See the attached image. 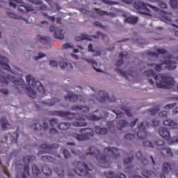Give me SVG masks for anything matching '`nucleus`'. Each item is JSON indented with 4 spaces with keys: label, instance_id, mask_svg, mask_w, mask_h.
<instances>
[{
    "label": "nucleus",
    "instance_id": "f257e3e1",
    "mask_svg": "<svg viewBox=\"0 0 178 178\" xmlns=\"http://www.w3.org/2000/svg\"><path fill=\"white\" fill-rule=\"evenodd\" d=\"M0 82L3 83L4 84H9V83H15V89L19 90L20 87L24 89L26 88L28 95L31 98H35L37 93L35 90H37L39 92L42 94H45V89L44 86L41 82L36 81L31 75L26 76V83L28 86H26V83L22 78H19L18 79L16 77L12 76L10 75H6L5 72H0Z\"/></svg>",
    "mask_w": 178,
    "mask_h": 178
},
{
    "label": "nucleus",
    "instance_id": "f03ea898",
    "mask_svg": "<svg viewBox=\"0 0 178 178\" xmlns=\"http://www.w3.org/2000/svg\"><path fill=\"white\" fill-rule=\"evenodd\" d=\"M89 152L90 154L94 155L97 161L102 165H109V159H116V158L120 156L119 149L115 147H106L104 149V154H102L98 149L95 148V147H91L89 149Z\"/></svg>",
    "mask_w": 178,
    "mask_h": 178
},
{
    "label": "nucleus",
    "instance_id": "7ed1b4c3",
    "mask_svg": "<svg viewBox=\"0 0 178 178\" xmlns=\"http://www.w3.org/2000/svg\"><path fill=\"white\" fill-rule=\"evenodd\" d=\"M72 111H79V112H80L79 117L76 118V120H78V122H74L72 124L73 126H75V127H84L87 126V122H84L86 119L93 121H98L100 119H103L102 116L98 117L95 115L88 116L86 115L84 113L90 112V108L88 107L83 106H73L72 107Z\"/></svg>",
    "mask_w": 178,
    "mask_h": 178
},
{
    "label": "nucleus",
    "instance_id": "20e7f679",
    "mask_svg": "<svg viewBox=\"0 0 178 178\" xmlns=\"http://www.w3.org/2000/svg\"><path fill=\"white\" fill-rule=\"evenodd\" d=\"M143 74L147 77H154L156 81V85L158 88H169L170 86L175 85V79L165 74L156 75L152 70L145 71Z\"/></svg>",
    "mask_w": 178,
    "mask_h": 178
},
{
    "label": "nucleus",
    "instance_id": "39448f33",
    "mask_svg": "<svg viewBox=\"0 0 178 178\" xmlns=\"http://www.w3.org/2000/svg\"><path fill=\"white\" fill-rule=\"evenodd\" d=\"M35 157L34 156H25L23 159V161L25 165H17V169H20L22 172H17V178H28L30 176V168L29 164L30 162H32L33 159Z\"/></svg>",
    "mask_w": 178,
    "mask_h": 178
},
{
    "label": "nucleus",
    "instance_id": "423d86ee",
    "mask_svg": "<svg viewBox=\"0 0 178 178\" xmlns=\"http://www.w3.org/2000/svg\"><path fill=\"white\" fill-rule=\"evenodd\" d=\"M73 165L76 167V169L74 170L76 175H78V176H88V178H91L90 172L92 170V166L88 167L86 163L81 161H75Z\"/></svg>",
    "mask_w": 178,
    "mask_h": 178
},
{
    "label": "nucleus",
    "instance_id": "0eeeda50",
    "mask_svg": "<svg viewBox=\"0 0 178 178\" xmlns=\"http://www.w3.org/2000/svg\"><path fill=\"white\" fill-rule=\"evenodd\" d=\"M134 6L136 10L140 13L142 15H146L147 16H152L151 10L148 8H151L154 12H159V8L155 6L150 4H146L143 1H136L134 3Z\"/></svg>",
    "mask_w": 178,
    "mask_h": 178
},
{
    "label": "nucleus",
    "instance_id": "6e6552de",
    "mask_svg": "<svg viewBox=\"0 0 178 178\" xmlns=\"http://www.w3.org/2000/svg\"><path fill=\"white\" fill-rule=\"evenodd\" d=\"M172 59H173V56H168L161 64H147V66H154V70H156V72H161V70H162V65H166V67L168 70H175L177 67L176 62L173 61Z\"/></svg>",
    "mask_w": 178,
    "mask_h": 178
},
{
    "label": "nucleus",
    "instance_id": "1a4fd4ad",
    "mask_svg": "<svg viewBox=\"0 0 178 178\" xmlns=\"http://www.w3.org/2000/svg\"><path fill=\"white\" fill-rule=\"evenodd\" d=\"M83 134H73L72 137L78 140V141H86L94 137V130L91 128L81 129L79 131ZM84 133V134H83Z\"/></svg>",
    "mask_w": 178,
    "mask_h": 178
},
{
    "label": "nucleus",
    "instance_id": "9d476101",
    "mask_svg": "<svg viewBox=\"0 0 178 178\" xmlns=\"http://www.w3.org/2000/svg\"><path fill=\"white\" fill-rule=\"evenodd\" d=\"M155 145L159 147V149L163 155V156H173V152H172V149L170 148H166L165 147V142L163 140H156L155 142Z\"/></svg>",
    "mask_w": 178,
    "mask_h": 178
},
{
    "label": "nucleus",
    "instance_id": "9b49d317",
    "mask_svg": "<svg viewBox=\"0 0 178 178\" xmlns=\"http://www.w3.org/2000/svg\"><path fill=\"white\" fill-rule=\"evenodd\" d=\"M146 127H149V122H141L138 125V129L139 131L137 134V137L139 138V140H145V138H147V137H148V132H147L145 129Z\"/></svg>",
    "mask_w": 178,
    "mask_h": 178
},
{
    "label": "nucleus",
    "instance_id": "f8f14e48",
    "mask_svg": "<svg viewBox=\"0 0 178 178\" xmlns=\"http://www.w3.org/2000/svg\"><path fill=\"white\" fill-rule=\"evenodd\" d=\"M51 115L53 116H60L67 120H72V119H76V114L72 113L68 111H52Z\"/></svg>",
    "mask_w": 178,
    "mask_h": 178
},
{
    "label": "nucleus",
    "instance_id": "ddd939ff",
    "mask_svg": "<svg viewBox=\"0 0 178 178\" xmlns=\"http://www.w3.org/2000/svg\"><path fill=\"white\" fill-rule=\"evenodd\" d=\"M97 99L99 102H106V101L108 102H115L116 101V98H115V97H110L108 96V93L104 90L99 92Z\"/></svg>",
    "mask_w": 178,
    "mask_h": 178
},
{
    "label": "nucleus",
    "instance_id": "4468645a",
    "mask_svg": "<svg viewBox=\"0 0 178 178\" xmlns=\"http://www.w3.org/2000/svg\"><path fill=\"white\" fill-rule=\"evenodd\" d=\"M49 31H51V33L54 32L55 38H58V40H63L65 38L63 29L61 28L56 27L55 25H52L49 27Z\"/></svg>",
    "mask_w": 178,
    "mask_h": 178
},
{
    "label": "nucleus",
    "instance_id": "2eb2a0df",
    "mask_svg": "<svg viewBox=\"0 0 178 178\" xmlns=\"http://www.w3.org/2000/svg\"><path fill=\"white\" fill-rule=\"evenodd\" d=\"M13 1V2H16V3H20V6L18 7L19 12H33L34 10V8L31 7V6H26V4L22 1V0H10Z\"/></svg>",
    "mask_w": 178,
    "mask_h": 178
},
{
    "label": "nucleus",
    "instance_id": "dca6fc26",
    "mask_svg": "<svg viewBox=\"0 0 178 178\" xmlns=\"http://www.w3.org/2000/svg\"><path fill=\"white\" fill-rule=\"evenodd\" d=\"M8 63H9V60L0 56V66L5 70H8V72H10V73H14Z\"/></svg>",
    "mask_w": 178,
    "mask_h": 178
},
{
    "label": "nucleus",
    "instance_id": "f3484780",
    "mask_svg": "<svg viewBox=\"0 0 178 178\" xmlns=\"http://www.w3.org/2000/svg\"><path fill=\"white\" fill-rule=\"evenodd\" d=\"M59 147L58 145H48L47 144H42L40 145V148L43 149V152H46L47 154H51L54 149L58 148Z\"/></svg>",
    "mask_w": 178,
    "mask_h": 178
},
{
    "label": "nucleus",
    "instance_id": "a211bd4d",
    "mask_svg": "<svg viewBox=\"0 0 178 178\" xmlns=\"http://www.w3.org/2000/svg\"><path fill=\"white\" fill-rule=\"evenodd\" d=\"M176 168V165L175 163H164L163 164V175H168L170 170H172Z\"/></svg>",
    "mask_w": 178,
    "mask_h": 178
},
{
    "label": "nucleus",
    "instance_id": "6ab92c4d",
    "mask_svg": "<svg viewBox=\"0 0 178 178\" xmlns=\"http://www.w3.org/2000/svg\"><path fill=\"white\" fill-rule=\"evenodd\" d=\"M172 13H166L165 11L161 12V19L165 23H171L172 22Z\"/></svg>",
    "mask_w": 178,
    "mask_h": 178
},
{
    "label": "nucleus",
    "instance_id": "aec40b11",
    "mask_svg": "<svg viewBox=\"0 0 178 178\" xmlns=\"http://www.w3.org/2000/svg\"><path fill=\"white\" fill-rule=\"evenodd\" d=\"M63 61L59 62V65L60 66L61 69H65V70H70L73 69V65L72 63L65 61L64 59L62 58Z\"/></svg>",
    "mask_w": 178,
    "mask_h": 178
},
{
    "label": "nucleus",
    "instance_id": "412c9836",
    "mask_svg": "<svg viewBox=\"0 0 178 178\" xmlns=\"http://www.w3.org/2000/svg\"><path fill=\"white\" fill-rule=\"evenodd\" d=\"M81 95L68 94L65 96V99L70 101L71 102H77L80 99Z\"/></svg>",
    "mask_w": 178,
    "mask_h": 178
},
{
    "label": "nucleus",
    "instance_id": "4be33fe9",
    "mask_svg": "<svg viewBox=\"0 0 178 178\" xmlns=\"http://www.w3.org/2000/svg\"><path fill=\"white\" fill-rule=\"evenodd\" d=\"M106 178H127L126 175L123 173H119L117 175H113L112 172H104Z\"/></svg>",
    "mask_w": 178,
    "mask_h": 178
},
{
    "label": "nucleus",
    "instance_id": "5701e85b",
    "mask_svg": "<svg viewBox=\"0 0 178 178\" xmlns=\"http://www.w3.org/2000/svg\"><path fill=\"white\" fill-rule=\"evenodd\" d=\"M0 124L3 130H8V129H10V124H9L6 120V118L5 117H3L0 119Z\"/></svg>",
    "mask_w": 178,
    "mask_h": 178
},
{
    "label": "nucleus",
    "instance_id": "b1692460",
    "mask_svg": "<svg viewBox=\"0 0 178 178\" xmlns=\"http://www.w3.org/2000/svg\"><path fill=\"white\" fill-rule=\"evenodd\" d=\"M95 131L96 134H99V136H105V134H108V129L98 126L95 127Z\"/></svg>",
    "mask_w": 178,
    "mask_h": 178
},
{
    "label": "nucleus",
    "instance_id": "393cba45",
    "mask_svg": "<svg viewBox=\"0 0 178 178\" xmlns=\"http://www.w3.org/2000/svg\"><path fill=\"white\" fill-rule=\"evenodd\" d=\"M164 126H168L171 129H178V124L172 120H165L163 122Z\"/></svg>",
    "mask_w": 178,
    "mask_h": 178
},
{
    "label": "nucleus",
    "instance_id": "a878e982",
    "mask_svg": "<svg viewBox=\"0 0 178 178\" xmlns=\"http://www.w3.org/2000/svg\"><path fill=\"white\" fill-rule=\"evenodd\" d=\"M176 106H177V104L172 103V104H167L165 106V109H174L172 111L173 115H177L178 114V107H176ZM175 108H176L175 109Z\"/></svg>",
    "mask_w": 178,
    "mask_h": 178
},
{
    "label": "nucleus",
    "instance_id": "bb28decb",
    "mask_svg": "<svg viewBox=\"0 0 178 178\" xmlns=\"http://www.w3.org/2000/svg\"><path fill=\"white\" fill-rule=\"evenodd\" d=\"M136 157L138 161H141L143 165H148V160L143 156V153L141 152H138L136 153Z\"/></svg>",
    "mask_w": 178,
    "mask_h": 178
},
{
    "label": "nucleus",
    "instance_id": "cd10ccee",
    "mask_svg": "<svg viewBox=\"0 0 178 178\" xmlns=\"http://www.w3.org/2000/svg\"><path fill=\"white\" fill-rule=\"evenodd\" d=\"M30 2L35 5H41L40 10H47L48 7L46 5L42 4V1L40 0H30Z\"/></svg>",
    "mask_w": 178,
    "mask_h": 178
},
{
    "label": "nucleus",
    "instance_id": "c85d7f7f",
    "mask_svg": "<svg viewBox=\"0 0 178 178\" xmlns=\"http://www.w3.org/2000/svg\"><path fill=\"white\" fill-rule=\"evenodd\" d=\"M75 40L76 41H83V40H88L89 41H91V36L83 33L81 35L76 36Z\"/></svg>",
    "mask_w": 178,
    "mask_h": 178
},
{
    "label": "nucleus",
    "instance_id": "c756f323",
    "mask_svg": "<svg viewBox=\"0 0 178 178\" xmlns=\"http://www.w3.org/2000/svg\"><path fill=\"white\" fill-rule=\"evenodd\" d=\"M115 72H117V73H118V74H120V76H122V77H125L127 80L129 76H133V74L131 73L127 74L126 72L119 68H116Z\"/></svg>",
    "mask_w": 178,
    "mask_h": 178
},
{
    "label": "nucleus",
    "instance_id": "7c9ffc66",
    "mask_svg": "<svg viewBox=\"0 0 178 178\" xmlns=\"http://www.w3.org/2000/svg\"><path fill=\"white\" fill-rule=\"evenodd\" d=\"M38 40H39L40 42H42V44H48V42L51 41V38L39 35H38Z\"/></svg>",
    "mask_w": 178,
    "mask_h": 178
},
{
    "label": "nucleus",
    "instance_id": "2f4dec72",
    "mask_svg": "<svg viewBox=\"0 0 178 178\" xmlns=\"http://www.w3.org/2000/svg\"><path fill=\"white\" fill-rule=\"evenodd\" d=\"M71 126L72 124L70 123L62 122L58 125L57 129H59L60 130H67L68 129H70Z\"/></svg>",
    "mask_w": 178,
    "mask_h": 178
},
{
    "label": "nucleus",
    "instance_id": "473e14b6",
    "mask_svg": "<svg viewBox=\"0 0 178 178\" xmlns=\"http://www.w3.org/2000/svg\"><path fill=\"white\" fill-rule=\"evenodd\" d=\"M137 22H138V17H133V16L127 17L124 19L125 23L136 24L137 23Z\"/></svg>",
    "mask_w": 178,
    "mask_h": 178
},
{
    "label": "nucleus",
    "instance_id": "72a5a7b5",
    "mask_svg": "<svg viewBox=\"0 0 178 178\" xmlns=\"http://www.w3.org/2000/svg\"><path fill=\"white\" fill-rule=\"evenodd\" d=\"M127 126H129V122L124 120H120L119 122L118 123V130H122V127H127Z\"/></svg>",
    "mask_w": 178,
    "mask_h": 178
},
{
    "label": "nucleus",
    "instance_id": "f704fd0d",
    "mask_svg": "<svg viewBox=\"0 0 178 178\" xmlns=\"http://www.w3.org/2000/svg\"><path fill=\"white\" fill-rule=\"evenodd\" d=\"M42 172L45 175V176H49V175H51L52 171L51 169H49V167L48 165H44L42 167Z\"/></svg>",
    "mask_w": 178,
    "mask_h": 178
},
{
    "label": "nucleus",
    "instance_id": "c9c22d12",
    "mask_svg": "<svg viewBox=\"0 0 178 178\" xmlns=\"http://www.w3.org/2000/svg\"><path fill=\"white\" fill-rule=\"evenodd\" d=\"M85 60L88 62V63H91V65H92L93 69L95 70L96 72H101V70L95 67V66H97V62H95V60L88 58H86Z\"/></svg>",
    "mask_w": 178,
    "mask_h": 178
},
{
    "label": "nucleus",
    "instance_id": "e433bc0d",
    "mask_svg": "<svg viewBox=\"0 0 178 178\" xmlns=\"http://www.w3.org/2000/svg\"><path fill=\"white\" fill-rule=\"evenodd\" d=\"M142 175L146 178H149V176H152V175H155V172H154L152 170H143L142 171Z\"/></svg>",
    "mask_w": 178,
    "mask_h": 178
},
{
    "label": "nucleus",
    "instance_id": "4c0bfd02",
    "mask_svg": "<svg viewBox=\"0 0 178 178\" xmlns=\"http://www.w3.org/2000/svg\"><path fill=\"white\" fill-rule=\"evenodd\" d=\"M54 171L56 172V173H57L58 176L61 177H63L65 176V171L63 170V168H56L54 169Z\"/></svg>",
    "mask_w": 178,
    "mask_h": 178
},
{
    "label": "nucleus",
    "instance_id": "58836bf2",
    "mask_svg": "<svg viewBox=\"0 0 178 178\" xmlns=\"http://www.w3.org/2000/svg\"><path fill=\"white\" fill-rule=\"evenodd\" d=\"M50 125L52 126V127H57L59 126V124H58V119L53 118L49 120Z\"/></svg>",
    "mask_w": 178,
    "mask_h": 178
},
{
    "label": "nucleus",
    "instance_id": "ea45409f",
    "mask_svg": "<svg viewBox=\"0 0 178 178\" xmlns=\"http://www.w3.org/2000/svg\"><path fill=\"white\" fill-rule=\"evenodd\" d=\"M93 38H102V40H105L106 38V35L101 33V32H97L96 35L92 36Z\"/></svg>",
    "mask_w": 178,
    "mask_h": 178
},
{
    "label": "nucleus",
    "instance_id": "a19ab883",
    "mask_svg": "<svg viewBox=\"0 0 178 178\" xmlns=\"http://www.w3.org/2000/svg\"><path fill=\"white\" fill-rule=\"evenodd\" d=\"M42 161H47V162H54L55 159L51 156H43L42 157Z\"/></svg>",
    "mask_w": 178,
    "mask_h": 178
},
{
    "label": "nucleus",
    "instance_id": "79ce46f5",
    "mask_svg": "<svg viewBox=\"0 0 178 178\" xmlns=\"http://www.w3.org/2000/svg\"><path fill=\"white\" fill-rule=\"evenodd\" d=\"M133 159H134V157H128L127 159H124V165L126 166L127 165H130L131 162H133Z\"/></svg>",
    "mask_w": 178,
    "mask_h": 178
},
{
    "label": "nucleus",
    "instance_id": "37998d69",
    "mask_svg": "<svg viewBox=\"0 0 178 178\" xmlns=\"http://www.w3.org/2000/svg\"><path fill=\"white\" fill-rule=\"evenodd\" d=\"M99 15H101L102 16H111V17H113V16H115V14L112 13H108L104 10L100 11Z\"/></svg>",
    "mask_w": 178,
    "mask_h": 178
},
{
    "label": "nucleus",
    "instance_id": "c03bdc74",
    "mask_svg": "<svg viewBox=\"0 0 178 178\" xmlns=\"http://www.w3.org/2000/svg\"><path fill=\"white\" fill-rule=\"evenodd\" d=\"M149 112V114L152 115V116H154V115H156V113L159 112V106H158L156 108L150 109Z\"/></svg>",
    "mask_w": 178,
    "mask_h": 178
},
{
    "label": "nucleus",
    "instance_id": "a18cd8bd",
    "mask_svg": "<svg viewBox=\"0 0 178 178\" xmlns=\"http://www.w3.org/2000/svg\"><path fill=\"white\" fill-rule=\"evenodd\" d=\"M170 6L172 9H176L177 8V0H170Z\"/></svg>",
    "mask_w": 178,
    "mask_h": 178
},
{
    "label": "nucleus",
    "instance_id": "49530a36",
    "mask_svg": "<svg viewBox=\"0 0 178 178\" xmlns=\"http://www.w3.org/2000/svg\"><path fill=\"white\" fill-rule=\"evenodd\" d=\"M113 112L114 113H115V115H117V118H124V113H122L120 111H113Z\"/></svg>",
    "mask_w": 178,
    "mask_h": 178
},
{
    "label": "nucleus",
    "instance_id": "de8ad7c7",
    "mask_svg": "<svg viewBox=\"0 0 178 178\" xmlns=\"http://www.w3.org/2000/svg\"><path fill=\"white\" fill-rule=\"evenodd\" d=\"M144 147H149V148H154V143H151L149 140L145 141L143 143Z\"/></svg>",
    "mask_w": 178,
    "mask_h": 178
},
{
    "label": "nucleus",
    "instance_id": "09e8293b",
    "mask_svg": "<svg viewBox=\"0 0 178 178\" xmlns=\"http://www.w3.org/2000/svg\"><path fill=\"white\" fill-rule=\"evenodd\" d=\"M63 154L64 158H65V159L70 158V153L66 149H64L63 150Z\"/></svg>",
    "mask_w": 178,
    "mask_h": 178
},
{
    "label": "nucleus",
    "instance_id": "8fccbe9b",
    "mask_svg": "<svg viewBox=\"0 0 178 178\" xmlns=\"http://www.w3.org/2000/svg\"><path fill=\"white\" fill-rule=\"evenodd\" d=\"M156 52L160 55H166V54H168V51L163 49H157Z\"/></svg>",
    "mask_w": 178,
    "mask_h": 178
},
{
    "label": "nucleus",
    "instance_id": "3c124183",
    "mask_svg": "<svg viewBox=\"0 0 178 178\" xmlns=\"http://www.w3.org/2000/svg\"><path fill=\"white\" fill-rule=\"evenodd\" d=\"M49 66H51V67H57L58 66V62H56V60H51L49 62Z\"/></svg>",
    "mask_w": 178,
    "mask_h": 178
},
{
    "label": "nucleus",
    "instance_id": "603ef678",
    "mask_svg": "<svg viewBox=\"0 0 178 178\" xmlns=\"http://www.w3.org/2000/svg\"><path fill=\"white\" fill-rule=\"evenodd\" d=\"M7 15L8 17H11L12 19H17V15L13 12H8Z\"/></svg>",
    "mask_w": 178,
    "mask_h": 178
},
{
    "label": "nucleus",
    "instance_id": "864d4df0",
    "mask_svg": "<svg viewBox=\"0 0 178 178\" xmlns=\"http://www.w3.org/2000/svg\"><path fill=\"white\" fill-rule=\"evenodd\" d=\"M43 16L44 17H46V19H49L51 22H55V17H54V16H49V15L47 14V13H43Z\"/></svg>",
    "mask_w": 178,
    "mask_h": 178
},
{
    "label": "nucleus",
    "instance_id": "5fc2aeb1",
    "mask_svg": "<svg viewBox=\"0 0 178 178\" xmlns=\"http://www.w3.org/2000/svg\"><path fill=\"white\" fill-rule=\"evenodd\" d=\"M103 2L106 5H118V2L112 1L110 0H103Z\"/></svg>",
    "mask_w": 178,
    "mask_h": 178
},
{
    "label": "nucleus",
    "instance_id": "6e6d98bb",
    "mask_svg": "<svg viewBox=\"0 0 178 178\" xmlns=\"http://www.w3.org/2000/svg\"><path fill=\"white\" fill-rule=\"evenodd\" d=\"M58 99H56V101H55V99L49 100V102H47L46 104L49 106H54V105H55L56 102H58Z\"/></svg>",
    "mask_w": 178,
    "mask_h": 178
},
{
    "label": "nucleus",
    "instance_id": "4d7b16f0",
    "mask_svg": "<svg viewBox=\"0 0 178 178\" xmlns=\"http://www.w3.org/2000/svg\"><path fill=\"white\" fill-rule=\"evenodd\" d=\"M135 137H136V136H135L134 134H127L125 136V139H126V140H134Z\"/></svg>",
    "mask_w": 178,
    "mask_h": 178
},
{
    "label": "nucleus",
    "instance_id": "13d9d810",
    "mask_svg": "<svg viewBox=\"0 0 178 178\" xmlns=\"http://www.w3.org/2000/svg\"><path fill=\"white\" fill-rule=\"evenodd\" d=\"M127 55H129V53L124 51V52H120L119 54V56L121 59H123L124 58H127Z\"/></svg>",
    "mask_w": 178,
    "mask_h": 178
},
{
    "label": "nucleus",
    "instance_id": "bf43d9fd",
    "mask_svg": "<svg viewBox=\"0 0 178 178\" xmlns=\"http://www.w3.org/2000/svg\"><path fill=\"white\" fill-rule=\"evenodd\" d=\"M122 111L125 112L126 115H127L129 118H131V113L130 112V109L123 108Z\"/></svg>",
    "mask_w": 178,
    "mask_h": 178
},
{
    "label": "nucleus",
    "instance_id": "052dcab7",
    "mask_svg": "<svg viewBox=\"0 0 178 178\" xmlns=\"http://www.w3.org/2000/svg\"><path fill=\"white\" fill-rule=\"evenodd\" d=\"M44 56H45V54L42 53H39L38 56H35L34 59L35 60H38V59H41V58H44Z\"/></svg>",
    "mask_w": 178,
    "mask_h": 178
},
{
    "label": "nucleus",
    "instance_id": "680f3d73",
    "mask_svg": "<svg viewBox=\"0 0 178 178\" xmlns=\"http://www.w3.org/2000/svg\"><path fill=\"white\" fill-rule=\"evenodd\" d=\"M160 118H166L168 116V111H164L159 113Z\"/></svg>",
    "mask_w": 178,
    "mask_h": 178
},
{
    "label": "nucleus",
    "instance_id": "e2e57ef3",
    "mask_svg": "<svg viewBox=\"0 0 178 178\" xmlns=\"http://www.w3.org/2000/svg\"><path fill=\"white\" fill-rule=\"evenodd\" d=\"M62 47L63 49H69V48H72V46L69 43H65L63 44Z\"/></svg>",
    "mask_w": 178,
    "mask_h": 178
},
{
    "label": "nucleus",
    "instance_id": "0e129e2a",
    "mask_svg": "<svg viewBox=\"0 0 178 178\" xmlns=\"http://www.w3.org/2000/svg\"><path fill=\"white\" fill-rule=\"evenodd\" d=\"M58 130H56V129H55V128H51V129H50V130H49V134H58Z\"/></svg>",
    "mask_w": 178,
    "mask_h": 178
},
{
    "label": "nucleus",
    "instance_id": "69168bd1",
    "mask_svg": "<svg viewBox=\"0 0 178 178\" xmlns=\"http://www.w3.org/2000/svg\"><path fill=\"white\" fill-rule=\"evenodd\" d=\"M159 121L158 120H153L152 121V126L153 127H156V126H159Z\"/></svg>",
    "mask_w": 178,
    "mask_h": 178
},
{
    "label": "nucleus",
    "instance_id": "338daca9",
    "mask_svg": "<svg viewBox=\"0 0 178 178\" xmlns=\"http://www.w3.org/2000/svg\"><path fill=\"white\" fill-rule=\"evenodd\" d=\"M148 55H149V56H151L152 58H158V54H156V53L149 52Z\"/></svg>",
    "mask_w": 178,
    "mask_h": 178
},
{
    "label": "nucleus",
    "instance_id": "774afa93",
    "mask_svg": "<svg viewBox=\"0 0 178 178\" xmlns=\"http://www.w3.org/2000/svg\"><path fill=\"white\" fill-rule=\"evenodd\" d=\"M94 24L97 27H100V29H104V26H102V24H101V22H95Z\"/></svg>",
    "mask_w": 178,
    "mask_h": 178
}]
</instances>
